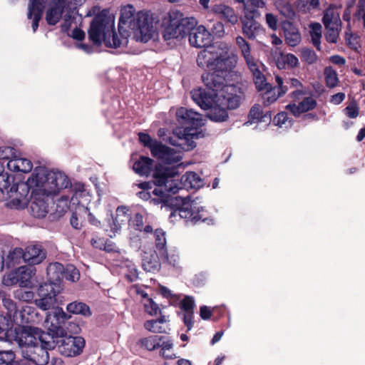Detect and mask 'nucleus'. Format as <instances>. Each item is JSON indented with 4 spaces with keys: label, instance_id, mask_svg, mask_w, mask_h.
Here are the masks:
<instances>
[{
    "label": "nucleus",
    "instance_id": "nucleus-50",
    "mask_svg": "<svg viewBox=\"0 0 365 365\" xmlns=\"http://www.w3.org/2000/svg\"><path fill=\"white\" fill-rule=\"evenodd\" d=\"M3 306L7 310V317L9 318V320L7 323L13 324L14 322V315L19 312L16 309V306L15 303L9 298H4L2 299Z\"/></svg>",
    "mask_w": 365,
    "mask_h": 365
},
{
    "label": "nucleus",
    "instance_id": "nucleus-30",
    "mask_svg": "<svg viewBox=\"0 0 365 365\" xmlns=\"http://www.w3.org/2000/svg\"><path fill=\"white\" fill-rule=\"evenodd\" d=\"M28 11V18L32 19V29L35 32L38 27V22L42 16L46 0H30Z\"/></svg>",
    "mask_w": 365,
    "mask_h": 365
},
{
    "label": "nucleus",
    "instance_id": "nucleus-57",
    "mask_svg": "<svg viewBox=\"0 0 365 365\" xmlns=\"http://www.w3.org/2000/svg\"><path fill=\"white\" fill-rule=\"evenodd\" d=\"M63 277L71 282H76L79 279L80 273L73 265H68L66 268L64 269Z\"/></svg>",
    "mask_w": 365,
    "mask_h": 365
},
{
    "label": "nucleus",
    "instance_id": "nucleus-20",
    "mask_svg": "<svg viewBox=\"0 0 365 365\" xmlns=\"http://www.w3.org/2000/svg\"><path fill=\"white\" fill-rule=\"evenodd\" d=\"M189 42L192 46L194 47H205L211 42V34L202 26L197 25L188 31Z\"/></svg>",
    "mask_w": 365,
    "mask_h": 365
},
{
    "label": "nucleus",
    "instance_id": "nucleus-64",
    "mask_svg": "<svg viewBox=\"0 0 365 365\" xmlns=\"http://www.w3.org/2000/svg\"><path fill=\"white\" fill-rule=\"evenodd\" d=\"M15 155V152L13 148L11 147H1L0 148V160H7L8 161L13 158Z\"/></svg>",
    "mask_w": 365,
    "mask_h": 365
},
{
    "label": "nucleus",
    "instance_id": "nucleus-56",
    "mask_svg": "<svg viewBox=\"0 0 365 365\" xmlns=\"http://www.w3.org/2000/svg\"><path fill=\"white\" fill-rule=\"evenodd\" d=\"M162 257H164L167 261L173 266H177L180 262L179 252L176 250H170V253H167L166 250L160 254Z\"/></svg>",
    "mask_w": 365,
    "mask_h": 365
},
{
    "label": "nucleus",
    "instance_id": "nucleus-27",
    "mask_svg": "<svg viewBox=\"0 0 365 365\" xmlns=\"http://www.w3.org/2000/svg\"><path fill=\"white\" fill-rule=\"evenodd\" d=\"M211 12L217 15L221 20L231 25H235L238 22L237 14L234 9L228 5L224 4H215L211 9Z\"/></svg>",
    "mask_w": 365,
    "mask_h": 365
},
{
    "label": "nucleus",
    "instance_id": "nucleus-52",
    "mask_svg": "<svg viewBox=\"0 0 365 365\" xmlns=\"http://www.w3.org/2000/svg\"><path fill=\"white\" fill-rule=\"evenodd\" d=\"M145 312L150 316H156L160 312V307L153 299L142 300Z\"/></svg>",
    "mask_w": 365,
    "mask_h": 365
},
{
    "label": "nucleus",
    "instance_id": "nucleus-12",
    "mask_svg": "<svg viewBox=\"0 0 365 365\" xmlns=\"http://www.w3.org/2000/svg\"><path fill=\"white\" fill-rule=\"evenodd\" d=\"M71 318L61 308H55L48 312L44 321V327L48 331V334L54 340L56 336H63L66 330L63 326Z\"/></svg>",
    "mask_w": 365,
    "mask_h": 365
},
{
    "label": "nucleus",
    "instance_id": "nucleus-63",
    "mask_svg": "<svg viewBox=\"0 0 365 365\" xmlns=\"http://www.w3.org/2000/svg\"><path fill=\"white\" fill-rule=\"evenodd\" d=\"M236 43L240 48L243 56H245L250 53V45L242 36H237L236 38Z\"/></svg>",
    "mask_w": 365,
    "mask_h": 365
},
{
    "label": "nucleus",
    "instance_id": "nucleus-11",
    "mask_svg": "<svg viewBox=\"0 0 365 365\" xmlns=\"http://www.w3.org/2000/svg\"><path fill=\"white\" fill-rule=\"evenodd\" d=\"M83 16L76 8L68 6L63 16L61 25V31L72 38L81 41L85 38V33L81 29Z\"/></svg>",
    "mask_w": 365,
    "mask_h": 365
},
{
    "label": "nucleus",
    "instance_id": "nucleus-13",
    "mask_svg": "<svg viewBox=\"0 0 365 365\" xmlns=\"http://www.w3.org/2000/svg\"><path fill=\"white\" fill-rule=\"evenodd\" d=\"M34 191V189L29 184V178L26 182L13 186L9 191L10 200L9 205L15 209L26 207L29 204L30 197L32 198L34 195H38Z\"/></svg>",
    "mask_w": 365,
    "mask_h": 365
},
{
    "label": "nucleus",
    "instance_id": "nucleus-14",
    "mask_svg": "<svg viewBox=\"0 0 365 365\" xmlns=\"http://www.w3.org/2000/svg\"><path fill=\"white\" fill-rule=\"evenodd\" d=\"M56 343L59 352L66 356L73 357L81 354L85 346V341L81 336H68L66 333L63 336H56Z\"/></svg>",
    "mask_w": 365,
    "mask_h": 365
},
{
    "label": "nucleus",
    "instance_id": "nucleus-53",
    "mask_svg": "<svg viewBox=\"0 0 365 365\" xmlns=\"http://www.w3.org/2000/svg\"><path fill=\"white\" fill-rule=\"evenodd\" d=\"M144 327L148 331L153 333H165L166 329L159 324V322H156L154 319L148 320L145 322Z\"/></svg>",
    "mask_w": 365,
    "mask_h": 365
},
{
    "label": "nucleus",
    "instance_id": "nucleus-23",
    "mask_svg": "<svg viewBox=\"0 0 365 365\" xmlns=\"http://www.w3.org/2000/svg\"><path fill=\"white\" fill-rule=\"evenodd\" d=\"M270 55L279 69L294 68L299 65V60L294 54H284L278 48L272 50Z\"/></svg>",
    "mask_w": 365,
    "mask_h": 365
},
{
    "label": "nucleus",
    "instance_id": "nucleus-3",
    "mask_svg": "<svg viewBox=\"0 0 365 365\" xmlns=\"http://www.w3.org/2000/svg\"><path fill=\"white\" fill-rule=\"evenodd\" d=\"M176 117L183 127H177L173 130V134L178 138V142L170 140V143L180 147L184 151L191 150L196 147L195 140L205 136L202 127L205 124L206 119L192 109L183 107L178 109Z\"/></svg>",
    "mask_w": 365,
    "mask_h": 365
},
{
    "label": "nucleus",
    "instance_id": "nucleus-34",
    "mask_svg": "<svg viewBox=\"0 0 365 365\" xmlns=\"http://www.w3.org/2000/svg\"><path fill=\"white\" fill-rule=\"evenodd\" d=\"M275 82L278 89V95H275L274 91L272 89L269 84L267 88L262 90L266 91V93L264 95V100L268 103L275 101L280 96L284 94L288 90V87L287 86H284V80L279 76H275Z\"/></svg>",
    "mask_w": 365,
    "mask_h": 365
},
{
    "label": "nucleus",
    "instance_id": "nucleus-43",
    "mask_svg": "<svg viewBox=\"0 0 365 365\" xmlns=\"http://www.w3.org/2000/svg\"><path fill=\"white\" fill-rule=\"evenodd\" d=\"M139 140L145 147L150 148L152 155H157V150L161 145V143L153 139L150 135L145 133H139Z\"/></svg>",
    "mask_w": 365,
    "mask_h": 365
},
{
    "label": "nucleus",
    "instance_id": "nucleus-62",
    "mask_svg": "<svg viewBox=\"0 0 365 365\" xmlns=\"http://www.w3.org/2000/svg\"><path fill=\"white\" fill-rule=\"evenodd\" d=\"M180 307L184 312H193L195 302L192 297H185L181 302Z\"/></svg>",
    "mask_w": 365,
    "mask_h": 365
},
{
    "label": "nucleus",
    "instance_id": "nucleus-9",
    "mask_svg": "<svg viewBox=\"0 0 365 365\" xmlns=\"http://www.w3.org/2000/svg\"><path fill=\"white\" fill-rule=\"evenodd\" d=\"M54 342L55 340H52L48 334H41L36 344L34 343L23 352L24 357L36 365H46L49 360L48 350L53 348Z\"/></svg>",
    "mask_w": 365,
    "mask_h": 365
},
{
    "label": "nucleus",
    "instance_id": "nucleus-18",
    "mask_svg": "<svg viewBox=\"0 0 365 365\" xmlns=\"http://www.w3.org/2000/svg\"><path fill=\"white\" fill-rule=\"evenodd\" d=\"M32 276V270L22 266L4 275L2 282L6 286L19 284L20 287H28Z\"/></svg>",
    "mask_w": 365,
    "mask_h": 365
},
{
    "label": "nucleus",
    "instance_id": "nucleus-4",
    "mask_svg": "<svg viewBox=\"0 0 365 365\" xmlns=\"http://www.w3.org/2000/svg\"><path fill=\"white\" fill-rule=\"evenodd\" d=\"M173 172L168 170L161 165L155 167L153 173L154 183L156 187L152 191L150 182H143L136 185L143 190L138 193L139 197L148 200H150L154 204L165 205L168 202L170 195L178 192V187L177 183L173 179Z\"/></svg>",
    "mask_w": 365,
    "mask_h": 365
},
{
    "label": "nucleus",
    "instance_id": "nucleus-48",
    "mask_svg": "<svg viewBox=\"0 0 365 365\" xmlns=\"http://www.w3.org/2000/svg\"><path fill=\"white\" fill-rule=\"evenodd\" d=\"M319 4V0H297L295 4L299 11L307 12L318 8Z\"/></svg>",
    "mask_w": 365,
    "mask_h": 365
},
{
    "label": "nucleus",
    "instance_id": "nucleus-37",
    "mask_svg": "<svg viewBox=\"0 0 365 365\" xmlns=\"http://www.w3.org/2000/svg\"><path fill=\"white\" fill-rule=\"evenodd\" d=\"M286 43L290 46H296L301 41V35L298 29L290 22L283 24Z\"/></svg>",
    "mask_w": 365,
    "mask_h": 365
},
{
    "label": "nucleus",
    "instance_id": "nucleus-25",
    "mask_svg": "<svg viewBox=\"0 0 365 365\" xmlns=\"http://www.w3.org/2000/svg\"><path fill=\"white\" fill-rule=\"evenodd\" d=\"M38 320V313L33 307L26 305L14 315L13 324L15 325H27L28 324L37 323Z\"/></svg>",
    "mask_w": 365,
    "mask_h": 365
},
{
    "label": "nucleus",
    "instance_id": "nucleus-35",
    "mask_svg": "<svg viewBox=\"0 0 365 365\" xmlns=\"http://www.w3.org/2000/svg\"><path fill=\"white\" fill-rule=\"evenodd\" d=\"M7 168L13 172L29 173L32 170V163L24 158L15 155L7 162Z\"/></svg>",
    "mask_w": 365,
    "mask_h": 365
},
{
    "label": "nucleus",
    "instance_id": "nucleus-38",
    "mask_svg": "<svg viewBox=\"0 0 365 365\" xmlns=\"http://www.w3.org/2000/svg\"><path fill=\"white\" fill-rule=\"evenodd\" d=\"M142 257L143 267L145 271L151 272L159 269L160 263L155 251L144 252Z\"/></svg>",
    "mask_w": 365,
    "mask_h": 365
},
{
    "label": "nucleus",
    "instance_id": "nucleus-6",
    "mask_svg": "<svg viewBox=\"0 0 365 365\" xmlns=\"http://www.w3.org/2000/svg\"><path fill=\"white\" fill-rule=\"evenodd\" d=\"M197 24L195 18L184 17L180 11L170 10L162 20L163 38L168 44L176 43L183 39Z\"/></svg>",
    "mask_w": 365,
    "mask_h": 365
},
{
    "label": "nucleus",
    "instance_id": "nucleus-49",
    "mask_svg": "<svg viewBox=\"0 0 365 365\" xmlns=\"http://www.w3.org/2000/svg\"><path fill=\"white\" fill-rule=\"evenodd\" d=\"M324 77L327 86L329 88L335 87L339 82L336 72L331 67L324 69Z\"/></svg>",
    "mask_w": 365,
    "mask_h": 365
},
{
    "label": "nucleus",
    "instance_id": "nucleus-10",
    "mask_svg": "<svg viewBox=\"0 0 365 365\" xmlns=\"http://www.w3.org/2000/svg\"><path fill=\"white\" fill-rule=\"evenodd\" d=\"M177 215L187 222L197 223L199 221H205L208 217V212L198 200L185 198L182 205L170 214V218L175 217Z\"/></svg>",
    "mask_w": 365,
    "mask_h": 365
},
{
    "label": "nucleus",
    "instance_id": "nucleus-40",
    "mask_svg": "<svg viewBox=\"0 0 365 365\" xmlns=\"http://www.w3.org/2000/svg\"><path fill=\"white\" fill-rule=\"evenodd\" d=\"M163 339H164V336L153 335L140 339L138 344L148 351H153L160 347V342Z\"/></svg>",
    "mask_w": 365,
    "mask_h": 365
},
{
    "label": "nucleus",
    "instance_id": "nucleus-22",
    "mask_svg": "<svg viewBox=\"0 0 365 365\" xmlns=\"http://www.w3.org/2000/svg\"><path fill=\"white\" fill-rule=\"evenodd\" d=\"M166 170L173 172V179L177 183L178 187V190L185 189H198L202 186V181L200 176L194 173V172H187L185 175H183L180 180V183H178V180L175 179V176L177 173L175 171L174 168L170 169L165 168Z\"/></svg>",
    "mask_w": 365,
    "mask_h": 365
},
{
    "label": "nucleus",
    "instance_id": "nucleus-21",
    "mask_svg": "<svg viewBox=\"0 0 365 365\" xmlns=\"http://www.w3.org/2000/svg\"><path fill=\"white\" fill-rule=\"evenodd\" d=\"M66 0H53L47 7L46 20L49 25H56L66 13Z\"/></svg>",
    "mask_w": 365,
    "mask_h": 365
},
{
    "label": "nucleus",
    "instance_id": "nucleus-31",
    "mask_svg": "<svg viewBox=\"0 0 365 365\" xmlns=\"http://www.w3.org/2000/svg\"><path fill=\"white\" fill-rule=\"evenodd\" d=\"M340 9L341 6L330 5L324 10L322 18L324 27H341Z\"/></svg>",
    "mask_w": 365,
    "mask_h": 365
},
{
    "label": "nucleus",
    "instance_id": "nucleus-42",
    "mask_svg": "<svg viewBox=\"0 0 365 365\" xmlns=\"http://www.w3.org/2000/svg\"><path fill=\"white\" fill-rule=\"evenodd\" d=\"M160 347H161L160 354L164 359H174L177 358V354L173 351V340L164 337V339L160 342Z\"/></svg>",
    "mask_w": 365,
    "mask_h": 365
},
{
    "label": "nucleus",
    "instance_id": "nucleus-59",
    "mask_svg": "<svg viewBox=\"0 0 365 365\" xmlns=\"http://www.w3.org/2000/svg\"><path fill=\"white\" fill-rule=\"evenodd\" d=\"M340 28L341 27L333 26L325 27L327 31L325 34L327 41H328L330 43H336L339 38Z\"/></svg>",
    "mask_w": 365,
    "mask_h": 365
},
{
    "label": "nucleus",
    "instance_id": "nucleus-2",
    "mask_svg": "<svg viewBox=\"0 0 365 365\" xmlns=\"http://www.w3.org/2000/svg\"><path fill=\"white\" fill-rule=\"evenodd\" d=\"M99 11L100 8L93 6L86 14L88 17L97 14L88 31L90 40L96 45L103 43L110 48L125 46V38H121L118 32L114 31L115 16L107 9Z\"/></svg>",
    "mask_w": 365,
    "mask_h": 365
},
{
    "label": "nucleus",
    "instance_id": "nucleus-32",
    "mask_svg": "<svg viewBox=\"0 0 365 365\" xmlns=\"http://www.w3.org/2000/svg\"><path fill=\"white\" fill-rule=\"evenodd\" d=\"M48 196H43V195H34L31 203V210L32 215L35 217H43L48 212V205L46 198Z\"/></svg>",
    "mask_w": 365,
    "mask_h": 365
},
{
    "label": "nucleus",
    "instance_id": "nucleus-46",
    "mask_svg": "<svg viewBox=\"0 0 365 365\" xmlns=\"http://www.w3.org/2000/svg\"><path fill=\"white\" fill-rule=\"evenodd\" d=\"M310 36L314 46L320 50V39L322 38V26L319 23L310 24Z\"/></svg>",
    "mask_w": 365,
    "mask_h": 365
},
{
    "label": "nucleus",
    "instance_id": "nucleus-36",
    "mask_svg": "<svg viewBox=\"0 0 365 365\" xmlns=\"http://www.w3.org/2000/svg\"><path fill=\"white\" fill-rule=\"evenodd\" d=\"M64 267L58 263L54 262L48 265L47 268V274L49 278L48 284H53L55 288L59 289V282L63 277Z\"/></svg>",
    "mask_w": 365,
    "mask_h": 365
},
{
    "label": "nucleus",
    "instance_id": "nucleus-33",
    "mask_svg": "<svg viewBox=\"0 0 365 365\" xmlns=\"http://www.w3.org/2000/svg\"><path fill=\"white\" fill-rule=\"evenodd\" d=\"M317 106L316 101L312 97H307L303 99L299 104H289L286 108L296 117L299 116L302 113L314 109Z\"/></svg>",
    "mask_w": 365,
    "mask_h": 365
},
{
    "label": "nucleus",
    "instance_id": "nucleus-45",
    "mask_svg": "<svg viewBox=\"0 0 365 365\" xmlns=\"http://www.w3.org/2000/svg\"><path fill=\"white\" fill-rule=\"evenodd\" d=\"M21 259H24V253L21 248H15L9 251L5 261L7 267H10L20 263Z\"/></svg>",
    "mask_w": 365,
    "mask_h": 365
},
{
    "label": "nucleus",
    "instance_id": "nucleus-54",
    "mask_svg": "<svg viewBox=\"0 0 365 365\" xmlns=\"http://www.w3.org/2000/svg\"><path fill=\"white\" fill-rule=\"evenodd\" d=\"M235 2L243 4V11L245 17L247 19H255L260 16V13L256 9H252L246 0H234Z\"/></svg>",
    "mask_w": 365,
    "mask_h": 365
},
{
    "label": "nucleus",
    "instance_id": "nucleus-41",
    "mask_svg": "<svg viewBox=\"0 0 365 365\" xmlns=\"http://www.w3.org/2000/svg\"><path fill=\"white\" fill-rule=\"evenodd\" d=\"M68 312L72 314H81L83 317H90L91 312L88 305L81 302H73L66 307Z\"/></svg>",
    "mask_w": 365,
    "mask_h": 365
},
{
    "label": "nucleus",
    "instance_id": "nucleus-58",
    "mask_svg": "<svg viewBox=\"0 0 365 365\" xmlns=\"http://www.w3.org/2000/svg\"><path fill=\"white\" fill-rule=\"evenodd\" d=\"M15 354L12 351H0V365H15Z\"/></svg>",
    "mask_w": 365,
    "mask_h": 365
},
{
    "label": "nucleus",
    "instance_id": "nucleus-28",
    "mask_svg": "<svg viewBox=\"0 0 365 365\" xmlns=\"http://www.w3.org/2000/svg\"><path fill=\"white\" fill-rule=\"evenodd\" d=\"M254 19H247L244 16V19L242 20V33L250 39L262 38L265 36L264 28Z\"/></svg>",
    "mask_w": 365,
    "mask_h": 365
},
{
    "label": "nucleus",
    "instance_id": "nucleus-61",
    "mask_svg": "<svg viewBox=\"0 0 365 365\" xmlns=\"http://www.w3.org/2000/svg\"><path fill=\"white\" fill-rule=\"evenodd\" d=\"M155 237L157 248L161 250L163 252L166 245L165 232L163 230H156L155 232Z\"/></svg>",
    "mask_w": 365,
    "mask_h": 365
},
{
    "label": "nucleus",
    "instance_id": "nucleus-44",
    "mask_svg": "<svg viewBox=\"0 0 365 365\" xmlns=\"http://www.w3.org/2000/svg\"><path fill=\"white\" fill-rule=\"evenodd\" d=\"M250 121L252 123L263 121L265 123H270L271 121V114L266 113L264 115L262 114V108L259 106L255 105L254 106L250 112Z\"/></svg>",
    "mask_w": 365,
    "mask_h": 365
},
{
    "label": "nucleus",
    "instance_id": "nucleus-39",
    "mask_svg": "<svg viewBox=\"0 0 365 365\" xmlns=\"http://www.w3.org/2000/svg\"><path fill=\"white\" fill-rule=\"evenodd\" d=\"M153 166V160L148 157L143 156L134 163L133 169L139 175L148 176L150 173Z\"/></svg>",
    "mask_w": 365,
    "mask_h": 365
},
{
    "label": "nucleus",
    "instance_id": "nucleus-24",
    "mask_svg": "<svg viewBox=\"0 0 365 365\" xmlns=\"http://www.w3.org/2000/svg\"><path fill=\"white\" fill-rule=\"evenodd\" d=\"M130 220L129 209L125 206H120L116 209L115 215L109 220L108 225L112 232L110 236L113 237L120 230L122 225Z\"/></svg>",
    "mask_w": 365,
    "mask_h": 365
},
{
    "label": "nucleus",
    "instance_id": "nucleus-60",
    "mask_svg": "<svg viewBox=\"0 0 365 365\" xmlns=\"http://www.w3.org/2000/svg\"><path fill=\"white\" fill-rule=\"evenodd\" d=\"M302 59L309 64L315 63L317 60V56L314 51L309 48H303L301 51Z\"/></svg>",
    "mask_w": 365,
    "mask_h": 365
},
{
    "label": "nucleus",
    "instance_id": "nucleus-8",
    "mask_svg": "<svg viewBox=\"0 0 365 365\" xmlns=\"http://www.w3.org/2000/svg\"><path fill=\"white\" fill-rule=\"evenodd\" d=\"M133 25L130 34H133V38L137 41L147 43L158 34L156 23L148 12H137L135 21Z\"/></svg>",
    "mask_w": 365,
    "mask_h": 365
},
{
    "label": "nucleus",
    "instance_id": "nucleus-51",
    "mask_svg": "<svg viewBox=\"0 0 365 365\" xmlns=\"http://www.w3.org/2000/svg\"><path fill=\"white\" fill-rule=\"evenodd\" d=\"M84 218L85 213H83L82 211H79L78 210L75 209L70 220L71 226L76 230L81 229L83 227Z\"/></svg>",
    "mask_w": 365,
    "mask_h": 365
},
{
    "label": "nucleus",
    "instance_id": "nucleus-7",
    "mask_svg": "<svg viewBox=\"0 0 365 365\" xmlns=\"http://www.w3.org/2000/svg\"><path fill=\"white\" fill-rule=\"evenodd\" d=\"M6 337L11 341H15L19 346L29 348L34 343L36 344L39 335L46 332L39 328L29 325H15L14 324L6 323Z\"/></svg>",
    "mask_w": 365,
    "mask_h": 365
},
{
    "label": "nucleus",
    "instance_id": "nucleus-29",
    "mask_svg": "<svg viewBox=\"0 0 365 365\" xmlns=\"http://www.w3.org/2000/svg\"><path fill=\"white\" fill-rule=\"evenodd\" d=\"M24 261L29 264H40L46 258V253L41 246L36 245H29L23 250Z\"/></svg>",
    "mask_w": 365,
    "mask_h": 365
},
{
    "label": "nucleus",
    "instance_id": "nucleus-1",
    "mask_svg": "<svg viewBox=\"0 0 365 365\" xmlns=\"http://www.w3.org/2000/svg\"><path fill=\"white\" fill-rule=\"evenodd\" d=\"M198 66L206 69L202 80L206 86L191 91L192 100L215 122H223L228 118L227 109L237 108L240 105V90L234 85L225 84L229 72L235 66L237 56L230 47L223 43H215L201 51L197 58Z\"/></svg>",
    "mask_w": 365,
    "mask_h": 365
},
{
    "label": "nucleus",
    "instance_id": "nucleus-15",
    "mask_svg": "<svg viewBox=\"0 0 365 365\" xmlns=\"http://www.w3.org/2000/svg\"><path fill=\"white\" fill-rule=\"evenodd\" d=\"M136 11L133 5L125 4L120 8V16L118 24V31L121 38H125L127 45L128 37L130 36V29L135 21Z\"/></svg>",
    "mask_w": 365,
    "mask_h": 365
},
{
    "label": "nucleus",
    "instance_id": "nucleus-26",
    "mask_svg": "<svg viewBox=\"0 0 365 365\" xmlns=\"http://www.w3.org/2000/svg\"><path fill=\"white\" fill-rule=\"evenodd\" d=\"M153 157L160 159L165 164L174 165L182 160V153L181 151L161 144L157 150V155H154Z\"/></svg>",
    "mask_w": 365,
    "mask_h": 365
},
{
    "label": "nucleus",
    "instance_id": "nucleus-17",
    "mask_svg": "<svg viewBox=\"0 0 365 365\" xmlns=\"http://www.w3.org/2000/svg\"><path fill=\"white\" fill-rule=\"evenodd\" d=\"M246 63L254 77V82L257 90H262L269 87L264 75V66L258 59L251 55V53L244 56Z\"/></svg>",
    "mask_w": 365,
    "mask_h": 365
},
{
    "label": "nucleus",
    "instance_id": "nucleus-55",
    "mask_svg": "<svg viewBox=\"0 0 365 365\" xmlns=\"http://www.w3.org/2000/svg\"><path fill=\"white\" fill-rule=\"evenodd\" d=\"M274 123L279 128H288L292 125V121L284 112L278 113L274 118Z\"/></svg>",
    "mask_w": 365,
    "mask_h": 365
},
{
    "label": "nucleus",
    "instance_id": "nucleus-47",
    "mask_svg": "<svg viewBox=\"0 0 365 365\" xmlns=\"http://www.w3.org/2000/svg\"><path fill=\"white\" fill-rule=\"evenodd\" d=\"M276 6L279 13L285 18L292 19L294 17L295 12L289 1H282L277 3Z\"/></svg>",
    "mask_w": 365,
    "mask_h": 365
},
{
    "label": "nucleus",
    "instance_id": "nucleus-5",
    "mask_svg": "<svg viewBox=\"0 0 365 365\" xmlns=\"http://www.w3.org/2000/svg\"><path fill=\"white\" fill-rule=\"evenodd\" d=\"M29 184L36 193L53 197L68 188L71 182L65 173L40 166L34 170L29 178Z\"/></svg>",
    "mask_w": 365,
    "mask_h": 365
},
{
    "label": "nucleus",
    "instance_id": "nucleus-16",
    "mask_svg": "<svg viewBox=\"0 0 365 365\" xmlns=\"http://www.w3.org/2000/svg\"><path fill=\"white\" fill-rule=\"evenodd\" d=\"M60 289L55 288L53 284H43L38 289V299H36V305L42 310H48L55 305L56 296Z\"/></svg>",
    "mask_w": 365,
    "mask_h": 365
},
{
    "label": "nucleus",
    "instance_id": "nucleus-19",
    "mask_svg": "<svg viewBox=\"0 0 365 365\" xmlns=\"http://www.w3.org/2000/svg\"><path fill=\"white\" fill-rule=\"evenodd\" d=\"M91 202V196L88 192L84 189H80L74 192L70 200L68 197H62L59 202L65 203L66 209L71 206L76 205V209L86 213L89 210V205Z\"/></svg>",
    "mask_w": 365,
    "mask_h": 365
}]
</instances>
